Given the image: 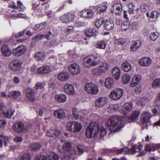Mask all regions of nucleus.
<instances>
[{"label":"nucleus","mask_w":160,"mask_h":160,"mask_svg":"<svg viewBox=\"0 0 160 160\" xmlns=\"http://www.w3.org/2000/svg\"><path fill=\"white\" fill-rule=\"evenodd\" d=\"M124 116L114 115L109 118L105 122V125L110 127L111 132H117L120 131L124 127V122L127 121L129 116H126V113L125 111H122Z\"/></svg>","instance_id":"f257e3e1"},{"label":"nucleus","mask_w":160,"mask_h":160,"mask_svg":"<svg viewBox=\"0 0 160 160\" xmlns=\"http://www.w3.org/2000/svg\"><path fill=\"white\" fill-rule=\"evenodd\" d=\"M99 126L98 123L92 122L89 124L87 128L86 132V136L88 138L95 137L98 133Z\"/></svg>","instance_id":"f03ea898"},{"label":"nucleus","mask_w":160,"mask_h":160,"mask_svg":"<svg viewBox=\"0 0 160 160\" xmlns=\"http://www.w3.org/2000/svg\"><path fill=\"white\" fill-rule=\"evenodd\" d=\"M100 61L97 57L91 56L86 57L84 59L83 64L84 67L89 68L94 67L98 65Z\"/></svg>","instance_id":"7ed1b4c3"},{"label":"nucleus","mask_w":160,"mask_h":160,"mask_svg":"<svg viewBox=\"0 0 160 160\" xmlns=\"http://www.w3.org/2000/svg\"><path fill=\"white\" fill-rule=\"evenodd\" d=\"M85 89L88 93L92 95H95L98 92L97 86L92 83L86 84L85 86Z\"/></svg>","instance_id":"20e7f679"},{"label":"nucleus","mask_w":160,"mask_h":160,"mask_svg":"<svg viewBox=\"0 0 160 160\" xmlns=\"http://www.w3.org/2000/svg\"><path fill=\"white\" fill-rule=\"evenodd\" d=\"M122 89L117 88L112 91L109 94L110 98L113 100H117L120 99L123 94Z\"/></svg>","instance_id":"39448f33"},{"label":"nucleus","mask_w":160,"mask_h":160,"mask_svg":"<svg viewBox=\"0 0 160 160\" xmlns=\"http://www.w3.org/2000/svg\"><path fill=\"white\" fill-rule=\"evenodd\" d=\"M22 64L20 60L18 59L13 60L10 62L9 64V68L11 70L17 71L19 70Z\"/></svg>","instance_id":"423d86ee"},{"label":"nucleus","mask_w":160,"mask_h":160,"mask_svg":"<svg viewBox=\"0 0 160 160\" xmlns=\"http://www.w3.org/2000/svg\"><path fill=\"white\" fill-rule=\"evenodd\" d=\"M13 129L16 132L21 133L28 129L25 127L22 122H18L15 123L13 125Z\"/></svg>","instance_id":"0eeeda50"},{"label":"nucleus","mask_w":160,"mask_h":160,"mask_svg":"<svg viewBox=\"0 0 160 160\" xmlns=\"http://www.w3.org/2000/svg\"><path fill=\"white\" fill-rule=\"evenodd\" d=\"M26 48L24 45H20L13 50V55L16 57L22 55L26 52Z\"/></svg>","instance_id":"6e6552de"},{"label":"nucleus","mask_w":160,"mask_h":160,"mask_svg":"<svg viewBox=\"0 0 160 160\" xmlns=\"http://www.w3.org/2000/svg\"><path fill=\"white\" fill-rule=\"evenodd\" d=\"M68 68L69 72L73 75H77L80 72L81 69L80 67L76 64L69 65Z\"/></svg>","instance_id":"1a4fd4ad"},{"label":"nucleus","mask_w":160,"mask_h":160,"mask_svg":"<svg viewBox=\"0 0 160 160\" xmlns=\"http://www.w3.org/2000/svg\"><path fill=\"white\" fill-rule=\"evenodd\" d=\"M152 62V60L151 58L148 57H143L139 59L138 63L141 66L147 67L151 64Z\"/></svg>","instance_id":"9d476101"},{"label":"nucleus","mask_w":160,"mask_h":160,"mask_svg":"<svg viewBox=\"0 0 160 160\" xmlns=\"http://www.w3.org/2000/svg\"><path fill=\"white\" fill-rule=\"evenodd\" d=\"M26 94L27 98L31 102H34L35 100V93L33 90L29 88L26 90Z\"/></svg>","instance_id":"9b49d317"},{"label":"nucleus","mask_w":160,"mask_h":160,"mask_svg":"<svg viewBox=\"0 0 160 160\" xmlns=\"http://www.w3.org/2000/svg\"><path fill=\"white\" fill-rule=\"evenodd\" d=\"M108 102V98L106 97H102L98 98L96 101V106L97 107H101Z\"/></svg>","instance_id":"f8f14e48"},{"label":"nucleus","mask_w":160,"mask_h":160,"mask_svg":"<svg viewBox=\"0 0 160 160\" xmlns=\"http://www.w3.org/2000/svg\"><path fill=\"white\" fill-rule=\"evenodd\" d=\"M74 18V16L70 13L65 14L60 17V20L63 23H68L71 21Z\"/></svg>","instance_id":"ddd939ff"},{"label":"nucleus","mask_w":160,"mask_h":160,"mask_svg":"<svg viewBox=\"0 0 160 160\" xmlns=\"http://www.w3.org/2000/svg\"><path fill=\"white\" fill-rule=\"evenodd\" d=\"M63 90L68 94L73 95L74 93L75 90L74 87L71 84L69 83L65 84L64 86Z\"/></svg>","instance_id":"4468645a"},{"label":"nucleus","mask_w":160,"mask_h":160,"mask_svg":"<svg viewBox=\"0 0 160 160\" xmlns=\"http://www.w3.org/2000/svg\"><path fill=\"white\" fill-rule=\"evenodd\" d=\"M51 71V68L48 65L43 66L39 67L37 69L38 72L40 74L48 73Z\"/></svg>","instance_id":"2eb2a0df"},{"label":"nucleus","mask_w":160,"mask_h":160,"mask_svg":"<svg viewBox=\"0 0 160 160\" xmlns=\"http://www.w3.org/2000/svg\"><path fill=\"white\" fill-rule=\"evenodd\" d=\"M141 79V76L139 74H135L131 82L130 86L132 87L135 86L139 83Z\"/></svg>","instance_id":"dca6fc26"},{"label":"nucleus","mask_w":160,"mask_h":160,"mask_svg":"<svg viewBox=\"0 0 160 160\" xmlns=\"http://www.w3.org/2000/svg\"><path fill=\"white\" fill-rule=\"evenodd\" d=\"M53 114L56 118L60 119L64 118L66 116L65 113L63 110L61 109L54 111Z\"/></svg>","instance_id":"f3484780"},{"label":"nucleus","mask_w":160,"mask_h":160,"mask_svg":"<svg viewBox=\"0 0 160 160\" xmlns=\"http://www.w3.org/2000/svg\"><path fill=\"white\" fill-rule=\"evenodd\" d=\"M151 118L150 113L147 111H145L142 113L140 116V120L142 123L147 122Z\"/></svg>","instance_id":"a211bd4d"},{"label":"nucleus","mask_w":160,"mask_h":160,"mask_svg":"<svg viewBox=\"0 0 160 160\" xmlns=\"http://www.w3.org/2000/svg\"><path fill=\"white\" fill-rule=\"evenodd\" d=\"M141 42L136 40L133 42L130 47V50L132 52L136 51L140 47Z\"/></svg>","instance_id":"6ab92c4d"},{"label":"nucleus","mask_w":160,"mask_h":160,"mask_svg":"<svg viewBox=\"0 0 160 160\" xmlns=\"http://www.w3.org/2000/svg\"><path fill=\"white\" fill-rule=\"evenodd\" d=\"M81 17L85 18H91L93 15L92 11H81L80 13Z\"/></svg>","instance_id":"aec40b11"},{"label":"nucleus","mask_w":160,"mask_h":160,"mask_svg":"<svg viewBox=\"0 0 160 160\" xmlns=\"http://www.w3.org/2000/svg\"><path fill=\"white\" fill-rule=\"evenodd\" d=\"M46 55L45 52H40L36 53L34 55L35 59L38 61H42L46 58Z\"/></svg>","instance_id":"412c9836"},{"label":"nucleus","mask_w":160,"mask_h":160,"mask_svg":"<svg viewBox=\"0 0 160 160\" xmlns=\"http://www.w3.org/2000/svg\"><path fill=\"white\" fill-rule=\"evenodd\" d=\"M107 46V44L104 40H100L97 41L94 45L95 47L98 49H105Z\"/></svg>","instance_id":"4be33fe9"},{"label":"nucleus","mask_w":160,"mask_h":160,"mask_svg":"<svg viewBox=\"0 0 160 160\" xmlns=\"http://www.w3.org/2000/svg\"><path fill=\"white\" fill-rule=\"evenodd\" d=\"M104 27L106 30H108L112 29L114 27V23L113 21L112 20H104Z\"/></svg>","instance_id":"5701e85b"},{"label":"nucleus","mask_w":160,"mask_h":160,"mask_svg":"<svg viewBox=\"0 0 160 160\" xmlns=\"http://www.w3.org/2000/svg\"><path fill=\"white\" fill-rule=\"evenodd\" d=\"M112 74L114 78L116 80H118L120 77V70L118 68L115 67L112 70Z\"/></svg>","instance_id":"b1692460"},{"label":"nucleus","mask_w":160,"mask_h":160,"mask_svg":"<svg viewBox=\"0 0 160 160\" xmlns=\"http://www.w3.org/2000/svg\"><path fill=\"white\" fill-rule=\"evenodd\" d=\"M147 17L150 18L149 20L152 22L154 19H156L157 16V12L156 11H149L146 13Z\"/></svg>","instance_id":"393cba45"},{"label":"nucleus","mask_w":160,"mask_h":160,"mask_svg":"<svg viewBox=\"0 0 160 160\" xmlns=\"http://www.w3.org/2000/svg\"><path fill=\"white\" fill-rule=\"evenodd\" d=\"M60 133L59 130L55 129L53 130L50 129L47 131L46 134L48 136L51 137H54L55 136H58Z\"/></svg>","instance_id":"a878e982"},{"label":"nucleus","mask_w":160,"mask_h":160,"mask_svg":"<svg viewBox=\"0 0 160 160\" xmlns=\"http://www.w3.org/2000/svg\"><path fill=\"white\" fill-rule=\"evenodd\" d=\"M1 51L2 54L6 56H10L12 53L11 51L6 45H4L2 47Z\"/></svg>","instance_id":"bb28decb"},{"label":"nucleus","mask_w":160,"mask_h":160,"mask_svg":"<svg viewBox=\"0 0 160 160\" xmlns=\"http://www.w3.org/2000/svg\"><path fill=\"white\" fill-rule=\"evenodd\" d=\"M105 86L107 88L110 89L112 88L114 85V79L111 77L107 78L105 82Z\"/></svg>","instance_id":"cd10ccee"},{"label":"nucleus","mask_w":160,"mask_h":160,"mask_svg":"<svg viewBox=\"0 0 160 160\" xmlns=\"http://www.w3.org/2000/svg\"><path fill=\"white\" fill-rule=\"evenodd\" d=\"M85 33L87 37H90L96 35V31L94 28H88L85 30Z\"/></svg>","instance_id":"c85d7f7f"},{"label":"nucleus","mask_w":160,"mask_h":160,"mask_svg":"<svg viewBox=\"0 0 160 160\" xmlns=\"http://www.w3.org/2000/svg\"><path fill=\"white\" fill-rule=\"evenodd\" d=\"M55 98V100L59 102H64L67 100V97L64 94L56 95Z\"/></svg>","instance_id":"c756f323"},{"label":"nucleus","mask_w":160,"mask_h":160,"mask_svg":"<svg viewBox=\"0 0 160 160\" xmlns=\"http://www.w3.org/2000/svg\"><path fill=\"white\" fill-rule=\"evenodd\" d=\"M69 78V74L66 72H61L58 75V79L62 81L67 80Z\"/></svg>","instance_id":"7c9ffc66"},{"label":"nucleus","mask_w":160,"mask_h":160,"mask_svg":"<svg viewBox=\"0 0 160 160\" xmlns=\"http://www.w3.org/2000/svg\"><path fill=\"white\" fill-rule=\"evenodd\" d=\"M99 67L103 73L107 72L109 69L110 66L107 63L103 62L100 64Z\"/></svg>","instance_id":"2f4dec72"},{"label":"nucleus","mask_w":160,"mask_h":160,"mask_svg":"<svg viewBox=\"0 0 160 160\" xmlns=\"http://www.w3.org/2000/svg\"><path fill=\"white\" fill-rule=\"evenodd\" d=\"M72 114L74 117L76 119H82L81 115L80 114V112L76 108H73L72 109Z\"/></svg>","instance_id":"473e14b6"},{"label":"nucleus","mask_w":160,"mask_h":160,"mask_svg":"<svg viewBox=\"0 0 160 160\" xmlns=\"http://www.w3.org/2000/svg\"><path fill=\"white\" fill-rule=\"evenodd\" d=\"M15 112L14 109H9L7 110L6 112H3L4 116L6 118L10 119L12 116L13 115Z\"/></svg>","instance_id":"72a5a7b5"},{"label":"nucleus","mask_w":160,"mask_h":160,"mask_svg":"<svg viewBox=\"0 0 160 160\" xmlns=\"http://www.w3.org/2000/svg\"><path fill=\"white\" fill-rule=\"evenodd\" d=\"M4 142L5 146L7 145L9 142L8 138L2 135L0 136V147L2 146L3 142Z\"/></svg>","instance_id":"f704fd0d"},{"label":"nucleus","mask_w":160,"mask_h":160,"mask_svg":"<svg viewBox=\"0 0 160 160\" xmlns=\"http://www.w3.org/2000/svg\"><path fill=\"white\" fill-rule=\"evenodd\" d=\"M73 125V132H79L82 128L81 124L78 122H74Z\"/></svg>","instance_id":"c9c22d12"},{"label":"nucleus","mask_w":160,"mask_h":160,"mask_svg":"<svg viewBox=\"0 0 160 160\" xmlns=\"http://www.w3.org/2000/svg\"><path fill=\"white\" fill-rule=\"evenodd\" d=\"M21 94V92L18 91H13L10 92L9 97L12 99H14L18 98Z\"/></svg>","instance_id":"e433bc0d"},{"label":"nucleus","mask_w":160,"mask_h":160,"mask_svg":"<svg viewBox=\"0 0 160 160\" xmlns=\"http://www.w3.org/2000/svg\"><path fill=\"white\" fill-rule=\"evenodd\" d=\"M30 148L34 151H37L41 148V145L39 143H32L29 145Z\"/></svg>","instance_id":"4c0bfd02"},{"label":"nucleus","mask_w":160,"mask_h":160,"mask_svg":"<svg viewBox=\"0 0 160 160\" xmlns=\"http://www.w3.org/2000/svg\"><path fill=\"white\" fill-rule=\"evenodd\" d=\"M122 69L126 72L129 71L131 69V65L128 62H124L122 64Z\"/></svg>","instance_id":"58836bf2"},{"label":"nucleus","mask_w":160,"mask_h":160,"mask_svg":"<svg viewBox=\"0 0 160 160\" xmlns=\"http://www.w3.org/2000/svg\"><path fill=\"white\" fill-rule=\"evenodd\" d=\"M118 105L117 104L110 105L108 108V112H113L117 110L118 109Z\"/></svg>","instance_id":"ea45409f"},{"label":"nucleus","mask_w":160,"mask_h":160,"mask_svg":"<svg viewBox=\"0 0 160 160\" xmlns=\"http://www.w3.org/2000/svg\"><path fill=\"white\" fill-rule=\"evenodd\" d=\"M148 102V99L145 98H142L139 99L137 102V103L139 105L143 106Z\"/></svg>","instance_id":"a19ab883"},{"label":"nucleus","mask_w":160,"mask_h":160,"mask_svg":"<svg viewBox=\"0 0 160 160\" xmlns=\"http://www.w3.org/2000/svg\"><path fill=\"white\" fill-rule=\"evenodd\" d=\"M91 73L92 74L97 76L100 75L102 73L99 67L93 68L91 70Z\"/></svg>","instance_id":"79ce46f5"},{"label":"nucleus","mask_w":160,"mask_h":160,"mask_svg":"<svg viewBox=\"0 0 160 160\" xmlns=\"http://www.w3.org/2000/svg\"><path fill=\"white\" fill-rule=\"evenodd\" d=\"M132 102L126 103L123 105V108L127 112H129L132 108Z\"/></svg>","instance_id":"37998d69"},{"label":"nucleus","mask_w":160,"mask_h":160,"mask_svg":"<svg viewBox=\"0 0 160 160\" xmlns=\"http://www.w3.org/2000/svg\"><path fill=\"white\" fill-rule=\"evenodd\" d=\"M130 78V76L128 74H124L122 77V81L124 84H126L129 82Z\"/></svg>","instance_id":"c03bdc74"},{"label":"nucleus","mask_w":160,"mask_h":160,"mask_svg":"<svg viewBox=\"0 0 160 160\" xmlns=\"http://www.w3.org/2000/svg\"><path fill=\"white\" fill-rule=\"evenodd\" d=\"M44 37V34H38L33 38L32 39V41L34 42H37L42 40Z\"/></svg>","instance_id":"a18cd8bd"},{"label":"nucleus","mask_w":160,"mask_h":160,"mask_svg":"<svg viewBox=\"0 0 160 160\" xmlns=\"http://www.w3.org/2000/svg\"><path fill=\"white\" fill-rule=\"evenodd\" d=\"M152 87L156 88L160 87V79L155 80L152 83Z\"/></svg>","instance_id":"49530a36"},{"label":"nucleus","mask_w":160,"mask_h":160,"mask_svg":"<svg viewBox=\"0 0 160 160\" xmlns=\"http://www.w3.org/2000/svg\"><path fill=\"white\" fill-rule=\"evenodd\" d=\"M126 42V39L123 38L116 39L114 41L115 43L118 45H123Z\"/></svg>","instance_id":"de8ad7c7"},{"label":"nucleus","mask_w":160,"mask_h":160,"mask_svg":"<svg viewBox=\"0 0 160 160\" xmlns=\"http://www.w3.org/2000/svg\"><path fill=\"white\" fill-rule=\"evenodd\" d=\"M62 148L64 151L68 152L71 150L72 146L70 143L66 142L63 145Z\"/></svg>","instance_id":"09e8293b"},{"label":"nucleus","mask_w":160,"mask_h":160,"mask_svg":"<svg viewBox=\"0 0 160 160\" xmlns=\"http://www.w3.org/2000/svg\"><path fill=\"white\" fill-rule=\"evenodd\" d=\"M17 9H20V10H24L26 9V7L19 0H18L17 2Z\"/></svg>","instance_id":"8fccbe9b"},{"label":"nucleus","mask_w":160,"mask_h":160,"mask_svg":"<svg viewBox=\"0 0 160 160\" xmlns=\"http://www.w3.org/2000/svg\"><path fill=\"white\" fill-rule=\"evenodd\" d=\"M129 24L128 21H124L122 23L121 28L122 31H126L129 27Z\"/></svg>","instance_id":"3c124183"},{"label":"nucleus","mask_w":160,"mask_h":160,"mask_svg":"<svg viewBox=\"0 0 160 160\" xmlns=\"http://www.w3.org/2000/svg\"><path fill=\"white\" fill-rule=\"evenodd\" d=\"M104 23V20L101 19H97L94 22L95 26L97 28H99L101 26L102 23Z\"/></svg>","instance_id":"603ef678"},{"label":"nucleus","mask_w":160,"mask_h":160,"mask_svg":"<svg viewBox=\"0 0 160 160\" xmlns=\"http://www.w3.org/2000/svg\"><path fill=\"white\" fill-rule=\"evenodd\" d=\"M122 8V5L121 4L119 3H115L113 4L111 7V10H115L116 9L117 10H120Z\"/></svg>","instance_id":"864d4df0"},{"label":"nucleus","mask_w":160,"mask_h":160,"mask_svg":"<svg viewBox=\"0 0 160 160\" xmlns=\"http://www.w3.org/2000/svg\"><path fill=\"white\" fill-rule=\"evenodd\" d=\"M74 122H70L67 124V129L68 131L73 132Z\"/></svg>","instance_id":"5fc2aeb1"},{"label":"nucleus","mask_w":160,"mask_h":160,"mask_svg":"<svg viewBox=\"0 0 160 160\" xmlns=\"http://www.w3.org/2000/svg\"><path fill=\"white\" fill-rule=\"evenodd\" d=\"M31 157L28 154H26L20 157L19 160H30Z\"/></svg>","instance_id":"6e6d98bb"},{"label":"nucleus","mask_w":160,"mask_h":160,"mask_svg":"<svg viewBox=\"0 0 160 160\" xmlns=\"http://www.w3.org/2000/svg\"><path fill=\"white\" fill-rule=\"evenodd\" d=\"M56 44V39L55 38H52L51 41H48L45 43V44L48 47L53 46Z\"/></svg>","instance_id":"4d7b16f0"},{"label":"nucleus","mask_w":160,"mask_h":160,"mask_svg":"<svg viewBox=\"0 0 160 160\" xmlns=\"http://www.w3.org/2000/svg\"><path fill=\"white\" fill-rule=\"evenodd\" d=\"M140 112L138 111H135L131 116V119L132 120L137 119L139 116Z\"/></svg>","instance_id":"13d9d810"},{"label":"nucleus","mask_w":160,"mask_h":160,"mask_svg":"<svg viewBox=\"0 0 160 160\" xmlns=\"http://www.w3.org/2000/svg\"><path fill=\"white\" fill-rule=\"evenodd\" d=\"M58 155L54 152L52 153L48 157L49 160H58Z\"/></svg>","instance_id":"bf43d9fd"},{"label":"nucleus","mask_w":160,"mask_h":160,"mask_svg":"<svg viewBox=\"0 0 160 160\" xmlns=\"http://www.w3.org/2000/svg\"><path fill=\"white\" fill-rule=\"evenodd\" d=\"M158 36V34L156 32L152 33L150 36V39L153 41H155L157 39Z\"/></svg>","instance_id":"052dcab7"},{"label":"nucleus","mask_w":160,"mask_h":160,"mask_svg":"<svg viewBox=\"0 0 160 160\" xmlns=\"http://www.w3.org/2000/svg\"><path fill=\"white\" fill-rule=\"evenodd\" d=\"M107 133V132L106 129L102 127L100 134V138L103 139V137L106 135Z\"/></svg>","instance_id":"680f3d73"},{"label":"nucleus","mask_w":160,"mask_h":160,"mask_svg":"<svg viewBox=\"0 0 160 160\" xmlns=\"http://www.w3.org/2000/svg\"><path fill=\"white\" fill-rule=\"evenodd\" d=\"M44 83L41 82H38L36 84L35 88L36 89H42L44 87Z\"/></svg>","instance_id":"e2e57ef3"},{"label":"nucleus","mask_w":160,"mask_h":160,"mask_svg":"<svg viewBox=\"0 0 160 160\" xmlns=\"http://www.w3.org/2000/svg\"><path fill=\"white\" fill-rule=\"evenodd\" d=\"M130 27L132 29L136 30L138 28L139 25L137 22H133L131 24Z\"/></svg>","instance_id":"0e129e2a"},{"label":"nucleus","mask_w":160,"mask_h":160,"mask_svg":"<svg viewBox=\"0 0 160 160\" xmlns=\"http://www.w3.org/2000/svg\"><path fill=\"white\" fill-rule=\"evenodd\" d=\"M151 147L152 151H155L160 148V143L154 144Z\"/></svg>","instance_id":"69168bd1"},{"label":"nucleus","mask_w":160,"mask_h":160,"mask_svg":"<svg viewBox=\"0 0 160 160\" xmlns=\"http://www.w3.org/2000/svg\"><path fill=\"white\" fill-rule=\"evenodd\" d=\"M35 160H47V158L44 156L38 155L36 157Z\"/></svg>","instance_id":"338daca9"},{"label":"nucleus","mask_w":160,"mask_h":160,"mask_svg":"<svg viewBox=\"0 0 160 160\" xmlns=\"http://www.w3.org/2000/svg\"><path fill=\"white\" fill-rule=\"evenodd\" d=\"M85 24L84 23L79 20H77L75 24V26L77 27H81L83 26Z\"/></svg>","instance_id":"774afa93"}]
</instances>
